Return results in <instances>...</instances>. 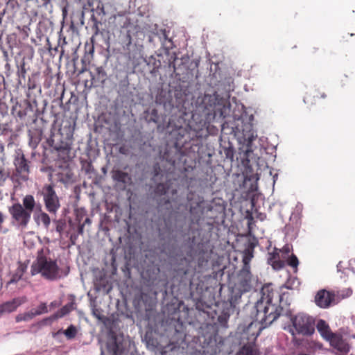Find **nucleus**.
Returning <instances> with one entry per match:
<instances>
[{
	"mask_svg": "<svg viewBox=\"0 0 355 355\" xmlns=\"http://www.w3.org/2000/svg\"><path fill=\"white\" fill-rule=\"evenodd\" d=\"M70 240H71V243L73 245L75 244L76 236L73 237V236L71 235V237H70Z\"/></svg>",
	"mask_w": 355,
	"mask_h": 355,
	"instance_id": "79ce46f5",
	"label": "nucleus"
},
{
	"mask_svg": "<svg viewBox=\"0 0 355 355\" xmlns=\"http://www.w3.org/2000/svg\"><path fill=\"white\" fill-rule=\"evenodd\" d=\"M119 152H120L121 153H124V152H123V148H122V147H121V148H120V149H119Z\"/></svg>",
	"mask_w": 355,
	"mask_h": 355,
	"instance_id": "3c124183",
	"label": "nucleus"
},
{
	"mask_svg": "<svg viewBox=\"0 0 355 355\" xmlns=\"http://www.w3.org/2000/svg\"><path fill=\"white\" fill-rule=\"evenodd\" d=\"M55 148L58 151H66V150H69L70 148L69 147V146L67 144H65L60 145L58 146H55Z\"/></svg>",
	"mask_w": 355,
	"mask_h": 355,
	"instance_id": "f704fd0d",
	"label": "nucleus"
},
{
	"mask_svg": "<svg viewBox=\"0 0 355 355\" xmlns=\"http://www.w3.org/2000/svg\"><path fill=\"white\" fill-rule=\"evenodd\" d=\"M64 334L68 339H73L77 334V329L75 326L71 324L66 330L64 331Z\"/></svg>",
	"mask_w": 355,
	"mask_h": 355,
	"instance_id": "a878e982",
	"label": "nucleus"
},
{
	"mask_svg": "<svg viewBox=\"0 0 355 355\" xmlns=\"http://www.w3.org/2000/svg\"><path fill=\"white\" fill-rule=\"evenodd\" d=\"M36 202L32 195H26L22 200V205L15 203L9 207L12 223L21 228H26L29 223Z\"/></svg>",
	"mask_w": 355,
	"mask_h": 355,
	"instance_id": "f03ea898",
	"label": "nucleus"
},
{
	"mask_svg": "<svg viewBox=\"0 0 355 355\" xmlns=\"http://www.w3.org/2000/svg\"><path fill=\"white\" fill-rule=\"evenodd\" d=\"M55 223H56V231L61 234L66 226L65 222L62 220H55Z\"/></svg>",
	"mask_w": 355,
	"mask_h": 355,
	"instance_id": "2f4dec72",
	"label": "nucleus"
},
{
	"mask_svg": "<svg viewBox=\"0 0 355 355\" xmlns=\"http://www.w3.org/2000/svg\"><path fill=\"white\" fill-rule=\"evenodd\" d=\"M307 54L310 58L317 57L320 54V49L318 46H311L307 51Z\"/></svg>",
	"mask_w": 355,
	"mask_h": 355,
	"instance_id": "c85d7f7f",
	"label": "nucleus"
},
{
	"mask_svg": "<svg viewBox=\"0 0 355 355\" xmlns=\"http://www.w3.org/2000/svg\"><path fill=\"white\" fill-rule=\"evenodd\" d=\"M259 349L255 342L244 344L235 355H259Z\"/></svg>",
	"mask_w": 355,
	"mask_h": 355,
	"instance_id": "2eb2a0df",
	"label": "nucleus"
},
{
	"mask_svg": "<svg viewBox=\"0 0 355 355\" xmlns=\"http://www.w3.org/2000/svg\"><path fill=\"white\" fill-rule=\"evenodd\" d=\"M57 175L58 181L64 184L73 181V173L69 167L62 168Z\"/></svg>",
	"mask_w": 355,
	"mask_h": 355,
	"instance_id": "f3484780",
	"label": "nucleus"
},
{
	"mask_svg": "<svg viewBox=\"0 0 355 355\" xmlns=\"http://www.w3.org/2000/svg\"><path fill=\"white\" fill-rule=\"evenodd\" d=\"M287 263L288 266H290L293 268H297V267L299 264V261H298L297 257L295 254H293L287 260Z\"/></svg>",
	"mask_w": 355,
	"mask_h": 355,
	"instance_id": "c756f323",
	"label": "nucleus"
},
{
	"mask_svg": "<svg viewBox=\"0 0 355 355\" xmlns=\"http://www.w3.org/2000/svg\"><path fill=\"white\" fill-rule=\"evenodd\" d=\"M259 218H260L261 220H263L265 219L266 216L265 215L263 216L262 214H260Z\"/></svg>",
	"mask_w": 355,
	"mask_h": 355,
	"instance_id": "a18cd8bd",
	"label": "nucleus"
},
{
	"mask_svg": "<svg viewBox=\"0 0 355 355\" xmlns=\"http://www.w3.org/2000/svg\"><path fill=\"white\" fill-rule=\"evenodd\" d=\"M25 62H23L22 63L20 64L19 66H18V69H17V76H18V78H19V83H21V80H25L26 78V66H25Z\"/></svg>",
	"mask_w": 355,
	"mask_h": 355,
	"instance_id": "393cba45",
	"label": "nucleus"
},
{
	"mask_svg": "<svg viewBox=\"0 0 355 355\" xmlns=\"http://www.w3.org/2000/svg\"><path fill=\"white\" fill-rule=\"evenodd\" d=\"M96 77H95L92 72H90L91 80H86L84 82L85 87L91 89L92 87L98 86L99 83H104L106 79V73L102 67H97L96 69Z\"/></svg>",
	"mask_w": 355,
	"mask_h": 355,
	"instance_id": "9d476101",
	"label": "nucleus"
},
{
	"mask_svg": "<svg viewBox=\"0 0 355 355\" xmlns=\"http://www.w3.org/2000/svg\"><path fill=\"white\" fill-rule=\"evenodd\" d=\"M26 297H17L10 301L6 302L0 306V313H11L18 306L26 302Z\"/></svg>",
	"mask_w": 355,
	"mask_h": 355,
	"instance_id": "4468645a",
	"label": "nucleus"
},
{
	"mask_svg": "<svg viewBox=\"0 0 355 355\" xmlns=\"http://www.w3.org/2000/svg\"><path fill=\"white\" fill-rule=\"evenodd\" d=\"M169 183H159L155 188V193L157 196H162L165 195L169 189Z\"/></svg>",
	"mask_w": 355,
	"mask_h": 355,
	"instance_id": "4be33fe9",
	"label": "nucleus"
},
{
	"mask_svg": "<svg viewBox=\"0 0 355 355\" xmlns=\"http://www.w3.org/2000/svg\"><path fill=\"white\" fill-rule=\"evenodd\" d=\"M38 273L49 280H55L60 277L56 261L44 255L43 249L38 252L37 259L31 266L32 275Z\"/></svg>",
	"mask_w": 355,
	"mask_h": 355,
	"instance_id": "7ed1b4c3",
	"label": "nucleus"
},
{
	"mask_svg": "<svg viewBox=\"0 0 355 355\" xmlns=\"http://www.w3.org/2000/svg\"><path fill=\"white\" fill-rule=\"evenodd\" d=\"M313 344H314V345H315L318 349H321V348H322V344H320V343H314Z\"/></svg>",
	"mask_w": 355,
	"mask_h": 355,
	"instance_id": "37998d69",
	"label": "nucleus"
},
{
	"mask_svg": "<svg viewBox=\"0 0 355 355\" xmlns=\"http://www.w3.org/2000/svg\"><path fill=\"white\" fill-rule=\"evenodd\" d=\"M75 303L73 302H71L64 306H62L61 309H60L56 313H55L53 315H52L49 319L51 320H56L58 318H61L64 317V315L69 314L72 310L75 309L74 307ZM49 320V318L45 319V320Z\"/></svg>",
	"mask_w": 355,
	"mask_h": 355,
	"instance_id": "a211bd4d",
	"label": "nucleus"
},
{
	"mask_svg": "<svg viewBox=\"0 0 355 355\" xmlns=\"http://www.w3.org/2000/svg\"><path fill=\"white\" fill-rule=\"evenodd\" d=\"M335 297L334 292L322 289L317 292L315 296V303L320 308L328 309L334 303Z\"/></svg>",
	"mask_w": 355,
	"mask_h": 355,
	"instance_id": "423d86ee",
	"label": "nucleus"
},
{
	"mask_svg": "<svg viewBox=\"0 0 355 355\" xmlns=\"http://www.w3.org/2000/svg\"><path fill=\"white\" fill-rule=\"evenodd\" d=\"M177 193V191L175 189H173V194H176Z\"/></svg>",
	"mask_w": 355,
	"mask_h": 355,
	"instance_id": "603ef678",
	"label": "nucleus"
},
{
	"mask_svg": "<svg viewBox=\"0 0 355 355\" xmlns=\"http://www.w3.org/2000/svg\"><path fill=\"white\" fill-rule=\"evenodd\" d=\"M91 223L90 219H89V218H87L85 219V220L84 224H85V223Z\"/></svg>",
	"mask_w": 355,
	"mask_h": 355,
	"instance_id": "49530a36",
	"label": "nucleus"
},
{
	"mask_svg": "<svg viewBox=\"0 0 355 355\" xmlns=\"http://www.w3.org/2000/svg\"><path fill=\"white\" fill-rule=\"evenodd\" d=\"M279 259V253L274 252L270 254V257L268 258V263L270 264H271L272 261Z\"/></svg>",
	"mask_w": 355,
	"mask_h": 355,
	"instance_id": "72a5a7b5",
	"label": "nucleus"
},
{
	"mask_svg": "<svg viewBox=\"0 0 355 355\" xmlns=\"http://www.w3.org/2000/svg\"><path fill=\"white\" fill-rule=\"evenodd\" d=\"M96 31H95V33L97 34L98 33V26H97V24H96Z\"/></svg>",
	"mask_w": 355,
	"mask_h": 355,
	"instance_id": "09e8293b",
	"label": "nucleus"
},
{
	"mask_svg": "<svg viewBox=\"0 0 355 355\" xmlns=\"http://www.w3.org/2000/svg\"><path fill=\"white\" fill-rule=\"evenodd\" d=\"M37 219L39 221H40L43 224L44 227L46 229L49 228L50 223H51V218L46 213L42 211L38 215Z\"/></svg>",
	"mask_w": 355,
	"mask_h": 355,
	"instance_id": "b1692460",
	"label": "nucleus"
},
{
	"mask_svg": "<svg viewBox=\"0 0 355 355\" xmlns=\"http://www.w3.org/2000/svg\"><path fill=\"white\" fill-rule=\"evenodd\" d=\"M27 103L28 107H30L31 109H32V108H31V106H32V105H31V103H30V102H28V101H27V103Z\"/></svg>",
	"mask_w": 355,
	"mask_h": 355,
	"instance_id": "8fccbe9b",
	"label": "nucleus"
},
{
	"mask_svg": "<svg viewBox=\"0 0 355 355\" xmlns=\"http://www.w3.org/2000/svg\"><path fill=\"white\" fill-rule=\"evenodd\" d=\"M26 270V266L21 263H19L15 272L14 274H12V275L10 281L8 282V284H11L17 283L19 279H21V278L24 275V273L25 272Z\"/></svg>",
	"mask_w": 355,
	"mask_h": 355,
	"instance_id": "6ab92c4d",
	"label": "nucleus"
},
{
	"mask_svg": "<svg viewBox=\"0 0 355 355\" xmlns=\"http://www.w3.org/2000/svg\"><path fill=\"white\" fill-rule=\"evenodd\" d=\"M61 305V302L57 300L51 302L49 304L50 309H55L59 307Z\"/></svg>",
	"mask_w": 355,
	"mask_h": 355,
	"instance_id": "e433bc0d",
	"label": "nucleus"
},
{
	"mask_svg": "<svg viewBox=\"0 0 355 355\" xmlns=\"http://www.w3.org/2000/svg\"><path fill=\"white\" fill-rule=\"evenodd\" d=\"M33 311L35 312V315H39L43 313H48V307L46 303L42 302L41 303L37 309H33Z\"/></svg>",
	"mask_w": 355,
	"mask_h": 355,
	"instance_id": "bb28decb",
	"label": "nucleus"
},
{
	"mask_svg": "<svg viewBox=\"0 0 355 355\" xmlns=\"http://www.w3.org/2000/svg\"><path fill=\"white\" fill-rule=\"evenodd\" d=\"M41 195L43 197V201L46 211L50 214H55L60 208V202L57 195L54 185L45 184L42 189Z\"/></svg>",
	"mask_w": 355,
	"mask_h": 355,
	"instance_id": "39448f33",
	"label": "nucleus"
},
{
	"mask_svg": "<svg viewBox=\"0 0 355 355\" xmlns=\"http://www.w3.org/2000/svg\"><path fill=\"white\" fill-rule=\"evenodd\" d=\"M107 348L111 355H127L128 353V342L116 337L107 343Z\"/></svg>",
	"mask_w": 355,
	"mask_h": 355,
	"instance_id": "0eeeda50",
	"label": "nucleus"
},
{
	"mask_svg": "<svg viewBox=\"0 0 355 355\" xmlns=\"http://www.w3.org/2000/svg\"><path fill=\"white\" fill-rule=\"evenodd\" d=\"M14 164L17 173L23 180H28L29 174V166L24 154L19 155L15 159Z\"/></svg>",
	"mask_w": 355,
	"mask_h": 355,
	"instance_id": "1a4fd4ad",
	"label": "nucleus"
},
{
	"mask_svg": "<svg viewBox=\"0 0 355 355\" xmlns=\"http://www.w3.org/2000/svg\"><path fill=\"white\" fill-rule=\"evenodd\" d=\"M84 226H85L84 223H83L78 226V234H83Z\"/></svg>",
	"mask_w": 355,
	"mask_h": 355,
	"instance_id": "ea45409f",
	"label": "nucleus"
},
{
	"mask_svg": "<svg viewBox=\"0 0 355 355\" xmlns=\"http://www.w3.org/2000/svg\"><path fill=\"white\" fill-rule=\"evenodd\" d=\"M35 316L36 315H35V312L33 311V309H32L28 312L17 315L16 317V321L18 322L21 321H28L32 320Z\"/></svg>",
	"mask_w": 355,
	"mask_h": 355,
	"instance_id": "5701e85b",
	"label": "nucleus"
},
{
	"mask_svg": "<svg viewBox=\"0 0 355 355\" xmlns=\"http://www.w3.org/2000/svg\"><path fill=\"white\" fill-rule=\"evenodd\" d=\"M27 87L29 89H33L35 87V85L34 83H32L31 80H28V83L27 84Z\"/></svg>",
	"mask_w": 355,
	"mask_h": 355,
	"instance_id": "4c0bfd02",
	"label": "nucleus"
},
{
	"mask_svg": "<svg viewBox=\"0 0 355 355\" xmlns=\"http://www.w3.org/2000/svg\"><path fill=\"white\" fill-rule=\"evenodd\" d=\"M19 7V5L16 0H8L6 3V9L10 10L12 12H15Z\"/></svg>",
	"mask_w": 355,
	"mask_h": 355,
	"instance_id": "cd10ccee",
	"label": "nucleus"
},
{
	"mask_svg": "<svg viewBox=\"0 0 355 355\" xmlns=\"http://www.w3.org/2000/svg\"><path fill=\"white\" fill-rule=\"evenodd\" d=\"M327 341L329 342L331 346L342 353H347L349 351V345L340 335L334 333Z\"/></svg>",
	"mask_w": 355,
	"mask_h": 355,
	"instance_id": "f8f14e48",
	"label": "nucleus"
},
{
	"mask_svg": "<svg viewBox=\"0 0 355 355\" xmlns=\"http://www.w3.org/2000/svg\"><path fill=\"white\" fill-rule=\"evenodd\" d=\"M238 286L241 292H248L251 289L252 274L250 268H242L238 274Z\"/></svg>",
	"mask_w": 355,
	"mask_h": 355,
	"instance_id": "6e6552de",
	"label": "nucleus"
},
{
	"mask_svg": "<svg viewBox=\"0 0 355 355\" xmlns=\"http://www.w3.org/2000/svg\"><path fill=\"white\" fill-rule=\"evenodd\" d=\"M125 42V43L123 46L125 54L129 59L135 58V55H133L130 52V46H132V38L130 33L126 34Z\"/></svg>",
	"mask_w": 355,
	"mask_h": 355,
	"instance_id": "412c9836",
	"label": "nucleus"
},
{
	"mask_svg": "<svg viewBox=\"0 0 355 355\" xmlns=\"http://www.w3.org/2000/svg\"><path fill=\"white\" fill-rule=\"evenodd\" d=\"M6 175L2 169H0V185H2L6 180Z\"/></svg>",
	"mask_w": 355,
	"mask_h": 355,
	"instance_id": "c9c22d12",
	"label": "nucleus"
},
{
	"mask_svg": "<svg viewBox=\"0 0 355 355\" xmlns=\"http://www.w3.org/2000/svg\"><path fill=\"white\" fill-rule=\"evenodd\" d=\"M226 155H227V157H232V156H233V153H231V155H230V154H229V150H228V151H227V154H226Z\"/></svg>",
	"mask_w": 355,
	"mask_h": 355,
	"instance_id": "de8ad7c7",
	"label": "nucleus"
},
{
	"mask_svg": "<svg viewBox=\"0 0 355 355\" xmlns=\"http://www.w3.org/2000/svg\"><path fill=\"white\" fill-rule=\"evenodd\" d=\"M98 1V5L96 6L97 12L99 15L102 14L103 15H105V12L104 10V6H103V3H102V1Z\"/></svg>",
	"mask_w": 355,
	"mask_h": 355,
	"instance_id": "473e14b6",
	"label": "nucleus"
},
{
	"mask_svg": "<svg viewBox=\"0 0 355 355\" xmlns=\"http://www.w3.org/2000/svg\"><path fill=\"white\" fill-rule=\"evenodd\" d=\"M63 42H64V44H66L65 38H64V40H63Z\"/></svg>",
	"mask_w": 355,
	"mask_h": 355,
	"instance_id": "864d4df0",
	"label": "nucleus"
},
{
	"mask_svg": "<svg viewBox=\"0 0 355 355\" xmlns=\"http://www.w3.org/2000/svg\"><path fill=\"white\" fill-rule=\"evenodd\" d=\"M327 95L324 91L320 89H314L306 94L304 98V102L307 105V107L311 109L313 106L317 104V102L320 98H326Z\"/></svg>",
	"mask_w": 355,
	"mask_h": 355,
	"instance_id": "9b49d317",
	"label": "nucleus"
},
{
	"mask_svg": "<svg viewBox=\"0 0 355 355\" xmlns=\"http://www.w3.org/2000/svg\"><path fill=\"white\" fill-rule=\"evenodd\" d=\"M284 250L285 251V252L288 253L290 250H289V248L288 246H285L284 248Z\"/></svg>",
	"mask_w": 355,
	"mask_h": 355,
	"instance_id": "c03bdc74",
	"label": "nucleus"
},
{
	"mask_svg": "<svg viewBox=\"0 0 355 355\" xmlns=\"http://www.w3.org/2000/svg\"><path fill=\"white\" fill-rule=\"evenodd\" d=\"M248 228L250 230L251 229V224H252V222L253 221V217L252 216V215H250L249 217H248Z\"/></svg>",
	"mask_w": 355,
	"mask_h": 355,
	"instance_id": "a19ab883",
	"label": "nucleus"
},
{
	"mask_svg": "<svg viewBox=\"0 0 355 355\" xmlns=\"http://www.w3.org/2000/svg\"><path fill=\"white\" fill-rule=\"evenodd\" d=\"M261 293V297L255 305V319L266 327L281 315L283 308L277 303L282 301L283 295L270 285L263 286Z\"/></svg>",
	"mask_w": 355,
	"mask_h": 355,
	"instance_id": "f257e3e1",
	"label": "nucleus"
},
{
	"mask_svg": "<svg viewBox=\"0 0 355 355\" xmlns=\"http://www.w3.org/2000/svg\"><path fill=\"white\" fill-rule=\"evenodd\" d=\"M112 178L114 182L121 184L124 187L130 185L132 182L131 175L119 169L112 170Z\"/></svg>",
	"mask_w": 355,
	"mask_h": 355,
	"instance_id": "ddd939ff",
	"label": "nucleus"
},
{
	"mask_svg": "<svg viewBox=\"0 0 355 355\" xmlns=\"http://www.w3.org/2000/svg\"><path fill=\"white\" fill-rule=\"evenodd\" d=\"M253 257V250L252 248H246L243 252V268H250V263Z\"/></svg>",
	"mask_w": 355,
	"mask_h": 355,
	"instance_id": "aec40b11",
	"label": "nucleus"
},
{
	"mask_svg": "<svg viewBox=\"0 0 355 355\" xmlns=\"http://www.w3.org/2000/svg\"><path fill=\"white\" fill-rule=\"evenodd\" d=\"M5 217L3 214L0 211V228L2 227V225L4 223Z\"/></svg>",
	"mask_w": 355,
	"mask_h": 355,
	"instance_id": "58836bf2",
	"label": "nucleus"
},
{
	"mask_svg": "<svg viewBox=\"0 0 355 355\" xmlns=\"http://www.w3.org/2000/svg\"><path fill=\"white\" fill-rule=\"evenodd\" d=\"M315 327L321 336L327 341L334 334V332L331 331L329 325L327 324V322L322 319H320L318 321V322L315 323Z\"/></svg>",
	"mask_w": 355,
	"mask_h": 355,
	"instance_id": "dca6fc26",
	"label": "nucleus"
},
{
	"mask_svg": "<svg viewBox=\"0 0 355 355\" xmlns=\"http://www.w3.org/2000/svg\"><path fill=\"white\" fill-rule=\"evenodd\" d=\"M291 321L293 328L289 331L293 336L296 334L310 336L315 332V320L308 314L299 313L292 316Z\"/></svg>",
	"mask_w": 355,
	"mask_h": 355,
	"instance_id": "20e7f679",
	"label": "nucleus"
},
{
	"mask_svg": "<svg viewBox=\"0 0 355 355\" xmlns=\"http://www.w3.org/2000/svg\"><path fill=\"white\" fill-rule=\"evenodd\" d=\"M270 265L275 270H280L284 267L285 262L279 259L272 261Z\"/></svg>",
	"mask_w": 355,
	"mask_h": 355,
	"instance_id": "7c9ffc66",
	"label": "nucleus"
}]
</instances>
